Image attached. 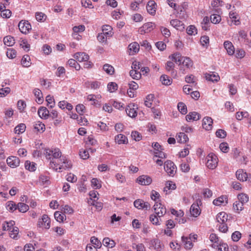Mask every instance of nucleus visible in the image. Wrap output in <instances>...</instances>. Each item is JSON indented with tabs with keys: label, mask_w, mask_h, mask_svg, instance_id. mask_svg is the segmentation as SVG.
Wrapping results in <instances>:
<instances>
[{
	"label": "nucleus",
	"mask_w": 251,
	"mask_h": 251,
	"mask_svg": "<svg viewBox=\"0 0 251 251\" xmlns=\"http://www.w3.org/2000/svg\"><path fill=\"white\" fill-rule=\"evenodd\" d=\"M171 212L173 215H176L178 218L182 217L184 215V212L181 210H179V211H176L174 209H172L171 210Z\"/></svg>",
	"instance_id": "69168bd1"
},
{
	"label": "nucleus",
	"mask_w": 251,
	"mask_h": 251,
	"mask_svg": "<svg viewBox=\"0 0 251 251\" xmlns=\"http://www.w3.org/2000/svg\"><path fill=\"white\" fill-rule=\"evenodd\" d=\"M182 241L184 244L185 248L187 249H191L193 247L192 241L191 240V236L182 237Z\"/></svg>",
	"instance_id": "b1692460"
},
{
	"label": "nucleus",
	"mask_w": 251,
	"mask_h": 251,
	"mask_svg": "<svg viewBox=\"0 0 251 251\" xmlns=\"http://www.w3.org/2000/svg\"><path fill=\"white\" fill-rule=\"evenodd\" d=\"M190 212L191 215L195 217H198L201 213L199 206L198 203H193L190 207Z\"/></svg>",
	"instance_id": "a211bd4d"
},
{
	"label": "nucleus",
	"mask_w": 251,
	"mask_h": 251,
	"mask_svg": "<svg viewBox=\"0 0 251 251\" xmlns=\"http://www.w3.org/2000/svg\"><path fill=\"white\" fill-rule=\"evenodd\" d=\"M6 162L9 166L15 168L19 166L20 161L18 157L11 156L7 158Z\"/></svg>",
	"instance_id": "1a4fd4ad"
},
{
	"label": "nucleus",
	"mask_w": 251,
	"mask_h": 251,
	"mask_svg": "<svg viewBox=\"0 0 251 251\" xmlns=\"http://www.w3.org/2000/svg\"><path fill=\"white\" fill-rule=\"evenodd\" d=\"M46 101L48 103V106L52 108L54 107L55 102L53 96L48 95L46 97Z\"/></svg>",
	"instance_id": "37998d69"
},
{
	"label": "nucleus",
	"mask_w": 251,
	"mask_h": 251,
	"mask_svg": "<svg viewBox=\"0 0 251 251\" xmlns=\"http://www.w3.org/2000/svg\"><path fill=\"white\" fill-rule=\"evenodd\" d=\"M225 201H226V202L227 203L226 197L225 196H221L218 199H215L213 201V203L215 205L219 206L224 203Z\"/></svg>",
	"instance_id": "ea45409f"
},
{
	"label": "nucleus",
	"mask_w": 251,
	"mask_h": 251,
	"mask_svg": "<svg viewBox=\"0 0 251 251\" xmlns=\"http://www.w3.org/2000/svg\"><path fill=\"white\" fill-rule=\"evenodd\" d=\"M177 141L181 143H184L188 141L189 138L186 134L183 132H180L177 138Z\"/></svg>",
	"instance_id": "4c0bfd02"
},
{
	"label": "nucleus",
	"mask_w": 251,
	"mask_h": 251,
	"mask_svg": "<svg viewBox=\"0 0 251 251\" xmlns=\"http://www.w3.org/2000/svg\"><path fill=\"white\" fill-rule=\"evenodd\" d=\"M160 80L164 85H169L171 84V80L167 75H162L160 78Z\"/></svg>",
	"instance_id": "a18cd8bd"
},
{
	"label": "nucleus",
	"mask_w": 251,
	"mask_h": 251,
	"mask_svg": "<svg viewBox=\"0 0 251 251\" xmlns=\"http://www.w3.org/2000/svg\"><path fill=\"white\" fill-rule=\"evenodd\" d=\"M21 64L24 67H28L30 66V58L28 55H25L23 56Z\"/></svg>",
	"instance_id": "cd10ccee"
},
{
	"label": "nucleus",
	"mask_w": 251,
	"mask_h": 251,
	"mask_svg": "<svg viewBox=\"0 0 251 251\" xmlns=\"http://www.w3.org/2000/svg\"><path fill=\"white\" fill-rule=\"evenodd\" d=\"M25 166L26 170L30 172L35 171L36 169V164L33 162L26 161L25 163Z\"/></svg>",
	"instance_id": "c85d7f7f"
},
{
	"label": "nucleus",
	"mask_w": 251,
	"mask_h": 251,
	"mask_svg": "<svg viewBox=\"0 0 251 251\" xmlns=\"http://www.w3.org/2000/svg\"><path fill=\"white\" fill-rule=\"evenodd\" d=\"M210 20L211 23L216 24L219 23L221 21V18L219 15L213 14L210 16Z\"/></svg>",
	"instance_id": "6e6d98bb"
},
{
	"label": "nucleus",
	"mask_w": 251,
	"mask_h": 251,
	"mask_svg": "<svg viewBox=\"0 0 251 251\" xmlns=\"http://www.w3.org/2000/svg\"><path fill=\"white\" fill-rule=\"evenodd\" d=\"M137 108V105H135L133 103H130L127 106L126 111L128 116L131 118H135L137 115V112L136 110Z\"/></svg>",
	"instance_id": "0eeeda50"
},
{
	"label": "nucleus",
	"mask_w": 251,
	"mask_h": 251,
	"mask_svg": "<svg viewBox=\"0 0 251 251\" xmlns=\"http://www.w3.org/2000/svg\"><path fill=\"white\" fill-rule=\"evenodd\" d=\"M241 234L239 231H236L232 234L231 238L234 242H237L241 238Z\"/></svg>",
	"instance_id": "e2e57ef3"
},
{
	"label": "nucleus",
	"mask_w": 251,
	"mask_h": 251,
	"mask_svg": "<svg viewBox=\"0 0 251 251\" xmlns=\"http://www.w3.org/2000/svg\"><path fill=\"white\" fill-rule=\"evenodd\" d=\"M3 43L7 46H12L15 44V40L13 37L7 36L3 38Z\"/></svg>",
	"instance_id": "7c9ffc66"
},
{
	"label": "nucleus",
	"mask_w": 251,
	"mask_h": 251,
	"mask_svg": "<svg viewBox=\"0 0 251 251\" xmlns=\"http://www.w3.org/2000/svg\"><path fill=\"white\" fill-rule=\"evenodd\" d=\"M18 27L21 32L24 34L27 33L31 29V26L27 21H20Z\"/></svg>",
	"instance_id": "423d86ee"
},
{
	"label": "nucleus",
	"mask_w": 251,
	"mask_h": 251,
	"mask_svg": "<svg viewBox=\"0 0 251 251\" xmlns=\"http://www.w3.org/2000/svg\"><path fill=\"white\" fill-rule=\"evenodd\" d=\"M107 37L103 33H99L97 36L98 41L101 43L106 44Z\"/></svg>",
	"instance_id": "bf43d9fd"
},
{
	"label": "nucleus",
	"mask_w": 251,
	"mask_h": 251,
	"mask_svg": "<svg viewBox=\"0 0 251 251\" xmlns=\"http://www.w3.org/2000/svg\"><path fill=\"white\" fill-rule=\"evenodd\" d=\"M74 57L79 62H86L89 59V56L85 52H76Z\"/></svg>",
	"instance_id": "9b49d317"
},
{
	"label": "nucleus",
	"mask_w": 251,
	"mask_h": 251,
	"mask_svg": "<svg viewBox=\"0 0 251 251\" xmlns=\"http://www.w3.org/2000/svg\"><path fill=\"white\" fill-rule=\"evenodd\" d=\"M249 114L247 111L238 112L236 114V118L238 120H241L243 118H248Z\"/></svg>",
	"instance_id": "de8ad7c7"
},
{
	"label": "nucleus",
	"mask_w": 251,
	"mask_h": 251,
	"mask_svg": "<svg viewBox=\"0 0 251 251\" xmlns=\"http://www.w3.org/2000/svg\"><path fill=\"white\" fill-rule=\"evenodd\" d=\"M171 25L174 27L178 29V28L183 25L182 22L178 20H172L170 22Z\"/></svg>",
	"instance_id": "13d9d810"
},
{
	"label": "nucleus",
	"mask_w": 251,
	"mask_h": 251,
	"mask_svg": "<svg viewBox=\"0 0 251 251\" xmlns=\"http://www.w3.org/2000/svg\"><path fill=\"white\" fill-rule=\"evenodd\" d=\"M238 201L244 204L248 201L249 197L247 195L240 194L238 195Z\"/></svg>",
	"instance_id": "864d4df0"
},
{
	"label": "nucleus",
	"mask_w": 251,
	"mask_h": 251,
	"mask_svg": "<svg viewBox=\"0 0 251 251\" xmlns=\"http://www.w3.org/2000/svg\"><path fill=\"white\" fill-rule=\"evenodd\" d=\"M223 1L220 0H213L211 1V6L215 9L216 7H218L220 6H222L223 5Z\"/></svg>",
	"instance_id": "338daca9"
},
{
	"label": "nucleus",
	"mask_w": 251,
	"mask_h": 251,
	"mask_svg": "<svg viewBox=\"0 0 251 251\" xmlns=\"http://www.w3.org/2000/svg\"><path fill=\"white\" fill-rule=\"evenodd\" d=\"M161 217H158L156 215L153 214H151L150 216V221L154 225L159 226L161 224V220L160 219Z\"/></svg>",
	"instance_id": "5701e85b"
},
{
	"label": "nucleus",
	"mask_w": 251,
	"mask_h": 251,
	"mask_svg": "<svg viewBox=\"0 0 251 251\" xmlns=\"http://www.w3.org/2000/svg\"><path fill=\"white\" fill-rule=\"evenodd\" d=\"M118 89V85L113 82H110L107 85V89L111 92H114Z\"/></svg>",
	"instance_id": "603ef678"
},
{
	"label": "nucleus",
	"mask_w": 251,
	"mask_h": 251,
	"mask_svg": "<svg viewBox=\"0 0 251 251\" xmlns=\"http://www.w3.org/2000/svg\"><path fill=\"white\" fill-rule=\"evenodd\" d=\"M169 190H175L176 188V184L171 181H167L166 183V187L164 188V191H167L166 189Z\"/></svg>",
	"instance_id": "052dcab7"
},
{
	"label": "nucleus",
	"mask_w": 251,
	"mask_h": 251,
	"mask_svg": "<svg viewBox=\"0 0 251 251\" xmlns=\"http://www.w3.org/2000/svg\"><path fill=\"white\" fill-rule=\"evenodd\" d=\"M6 207L8 211L13 212L17 209V205L12 201H9L6 204Z\"/></svg>",
	"instance_id": "a19ab883"
},
{
	"label": "nucleus",
	"mask_w": 251,
	"mask_h": 251,
	"mask_svg": "<svg viewBox=\"0 0 251 251\" xmlns=\"http://www.w3.org/2000/svg\"><path fill=\"white\" fill-rule=\"evenodd\" d=\"M33 93L35 96L38 99L37 102L39 103H41L43 100L41 91L39 89L36 88L34 89Z\"/></svg>",
	"instance_id": "58836bf2"
},
{
	"label": "nucleus",
	"mask_w": 251,
	"mask_h": 251,
	"mask_svg": "<svg viewBox=\"0 0 251 251\" xmlns=\"http://www.w3.org/2000/svg\"><path fill=\"white\" fill-rule=\"evenodd\" d=\"M17 209L20 212L24 213L28 210L29 207L25 203L19 202L17 204Z\"/></svg>",
	"instance_id": "c03bdc74"
},
{
	"label": "nucleus",
	"mask_w": 251,
	"mask_h": 251,
	"mask_svg": "<svg viewBox=\"0 0 251 251\" xmlns=\"http://www.w3.org/2000/svg\"><path fill=\"white\" fill-rule=\"evenodd\" d=\"M78 123L80 125H87L88 124V121L86 118H85L84 116H83L82 115H80V117L78 118L77 120Z\"/></svg>",
	"instance_id": "774afa93"
},
{
	"label": "nucleus",
	"mask_w": 251,
	"mask_h": 251,
	"mask_svg": "<svg viewBox=\"0 0 251 251\" xmlns=\"http://www.w3.org/2000/svg\"><path fill=\"white\" fill-rule=\"evenodd\" d=\"M156 3L153 0H150L147 5L146 8L149 13L154 15L156 13Z\"/></svg>",
	"instance_id": "ddd939ff"
},
{
	"label": "nucleus",
	"mask_w": 251,
	"mask_h": 251,
	"mask_svg": "<svg viewBox=\"0 0 251 251\" xmlns=\"http://www.w3.org/2000/svg\"><path fill=\"white\" fill-rule=\"evenodd\" d=\"M228 216L225 212H222L218 213L216 216L217 222L219 224H225L227 221Z\"/></svg>",
	"instance_id": "dca6fc26"
},
{
	"label": "nucleus",
	"mask_w": 251,
	"mask_h": 251,
	"mask_svg": "<svg viewBox=\"0 0 251 251\" xmlns=\"http://www.w3.org/2000/svg\"><path fill=\"white\" fill-rule=\"evenodd\" d=\"M206 79L212 82H217L220 79V76L217 73L211 72L210 74H206L205 75Z\"/></svg>",
	"instance_id": "393cba45"
},
{
	"label": "nucleus",
	"mask_w": 251,
	"mask_h": 251,
	"mask_svg": "<svg viewBox=\"0 0 251 251\" xmlns=\"http://www.w3.org/2000/svg\"><path fill=\"white\" fill-rule=\"evenodd\" d=\"M10 92V89L9 87L2 88L0 89V97H3Z\"/></svg>",
	"instance_id": "0e129e2a"
},
{
	"label": "nucleus",
	"mask_w": 251,
	"mask_h": 251,
	"mask_svg": "<svg viewBox=\"0 0 251 251\" xmlns=\"http://www.w3.org/2000/svg\"><path fill=\"white\" fill-rule=\"evenodd\" d=\"M177 108L179 112L182 114H186L187 112L186 105L182 102H180L178 103Z\"/></svg>",
	"instance_id": "09e8293b"
},
{
	"label": "nucleus",
	"mask_w": 251,
	"mask_h": 251,
	"mask_svg": "<svg viewBox=\"0 0 251 251\" xmlns=\"http://www.w3.org/2000/svg\"><path fill=\"white\" fill-rule=\"evenodd\" d=\"M136 181L142 185H149L152 182V178L150 176L142 175L137 178Z\"/></svg>",
	"instance_id": "6e6552de"
},
{
	"label": "nucleus",
	"mask_w": 251,
	"mask_h": 251,
	"mask_svg": "<svg viewBox=\"0 0 251 251\" xmlns=\"http://www.w3.org/2000/svg\"><path fill=\"white\" fill-rule=\"evenodd\" d=\"M175 64L172 61H169L166 63V70L168 72H171L172 76L173 77H175L177 75V72L174 69Z\"/></svg>",
	"instance_id": "4468645a"
},
{
	"label": "nucleus",
	"mask_w": 251,
	"mask_h": 251,
	"mask_svg": "<svg viewBox=\"0 0 251 251\" xmlns=\"http://www.w3.org/2000/svg\"><path fill=\"white\" fill-rule=\"evenodd\" d=\"M181 64L183 66L186 67L187 69H190L193 66V62L189 57H183L181 61Z\"/></svg>",
	"instance_id": "473e14b6"
},
{
	"label": "nucleus",
	"mask_w": 251,
	"mask_h": 251,
	"mask_svg": "<svg viewBox=\"0 0 251 251\" xmlns=\"http://www.w3.org/2000/svg\"><path fill=\"white\" fill-rule=\"evenodd\" d=\"M154 211V215H156L158 217L163 216L166 213V208L162 203L158 201L155 202L153 206Z\"/></svg>",
	"instance_id": "20e7f679"
},
{
	"label": "nucleus",
	"mask_w": 251,
	"mask_h": 251,
	"mask_svg": "<svg viewBox=\"0 0 251 251\" xmlns=\"http://www.w3.org/2000/svg\"><path fill=\"white\" fill-rule=\"evenodd\" d=\"M151 245L154 249L159 251L162 248V244L160 241L158 239H154L151 241Z\"/></svg>",
	"instance_id": "79ce46f5"
},
{
	"label": "nucleus",
	"mask_w": 251,
	"mask_h": 251,
	"mask_svg": "<svg viewBox=\"0 0 251 251\" xmlns=\"http://www.w3.org/2000/svg\"><path fill=\"white\" fill-rule=\"evenodd\" d=\"M0 15L3 18H9L11 15V12L10 10L5 8L2 10Z\"/></svg>",
	"instance_id": "680f3d73"
},
{
	"label": "nucleus",
	"mask_w": 251,
	"mask_h": 251,
	"mask_svg": "<svg viewBox=\"0 0 251 251\" xmlns=\"http://www.w3.org/2000/svg\"><path fill=\"white\" fill-rule=\"evenodd\" d=\"M103 70L108 75H112L114 73V67L110 64H105L103 66Z\"/></svg>",
	"instance_id": "e433bc0d"
},
{
	"label": "nucleus",
	"mask_w": 251,
	"mask_h": 251,
	"mask_svg": "<svg viewBox=\"0 0 251 251\" xmlns=\"http://www.w3.org/2000/svg\"><path fill=\"white\" fill-rule=\"evenodd\" d=\"M10 232L9 233L10 237L12 238L16 239L17 236L19 233V229L17 227L15 226V227L13 228V230H10Z\"/></svg>",
	"instance_id": "4d7b16f0"
},
{
	"label": "nucleus",
	"mask_w": 251,
	"mask_h": 251,
	"mask_svg": "<svg viewBox=\"0 0 251 251\" xmlns=\"http://www.w3.org/2000/svg\"><path fill=\"white\" fill-rule=\"evenodd\" d=\"M26 126L24 124H20L15 127L14 131L16 134H20L25 131Z\"/></svg>",
	"instance_id": "72a5a7b5"
},
{
	"label": "nucleus",
	"mask_w": 251,
	"mask_h": 251,
	"mask_svg": "<svg viewBox=\"0 0 251 251\" xmlns=\"http://www.w3.org/2000/svg\"><path fill=\"white\" fill-rule=\"evenodd\" d=\"M50 167L56 172H62L64 170L70 169L72 164L66 156L62 155L57 160H51L50 163Z\"/></svg>",
	"instance_id": "f257e3e1"
},
{
	"label": "nucleus",
	"mask_w": 251,
	"mask_h": 251,
	"mask_svg": "<svg viewBox=\"0 0 251 251\" xmlns=\"http://www.w3.org/2000/svg\"><path fill=\"white\" fill-rule=\"evenodd\" d=\"M54 216L55 219L58 222H63L66 219V215L59 211L54 212Z\"/></svg>",
	"instance_id": "c756f323"
},
{
	"label": "nucleus",
	"mask_w": 251,
	"mask_h": 251,
	"mask_svg": "<svg viewBox=\"0 0 251 251\" xmlns=\"http://www.w3.org/2000/svg\"><path fill=\"white\" fill-rule=\"evenodd\" d=\"M155 24L152 23H147L143 25L140 28L141 32L144 31L145 33L151 31L153 29Z\"/></svg>",
	"instance_id": "412c9836"
},
{
	"label": "nucleus",
	"mask_w": 251,
	"mask_h": 251,
	"mask_svg": "<svg viewBox=\"0 0 251 251\" xmlns=\"http://www.w3.org/2000/svg\"><path fill=\"white\" fill-rule=\"evenodd\" d=\"M16 51L13 49H8L6 52V55L9 58L13 59L16 57Z\"/></svg>",
	"instance_id": "5fc2aeb1"
},
{
	"label": "nucleus",
	"mask_w": 251,
	"mask_h": 251,
	"mask_svg": "<svg viewBox=\"0 0 251 251\" xmlns=\"http://www.w3.org/2000/svg\"><path fill=\"white\" fill-rule=\"evenodd\" d=\"M183 58V57L178 52L175 53L172 55V59L176 63H178L179 65L181 64V61Z\"/></svg>",
	"instance_id": "f704fd0d"
},
{
	"label": "nucleus",
	"mask_w": 251,
	"mask_h": 251,
	"mask_svg": "<svg viewBox=\"0 0 251 251\" xmlns=\"http://www.w3.org/2000/svg\"><path fill=\"white\" fill-rule=\"evenodd\" d=\"M39 116L42 119H47L50 116V112L45 107H40L38 110Z\"/></svg>",
	"instance_id": "f8f14e48"
},
{
	"label": "nucleus",
	"mask_w": 251,
	"mask_h": 251,
	"mask_svg": "<svg viewBox=\"0 0 251 251\" xmlns=\"http://www.w3.org/2000/svg\"><path fill=\"white\" fill-rule=\"evenodd\" d=\"M34 129L39 132H44L45 130V126L40 121L36 122L34 125Z\"/></svg>",
	"instance_id": "c9c22d12"
},
{
	"label": "nucleus",
	"mask_w": 251,
	"mask_h": 251,
	"mask_svg": "<svg viewBox=\"0 0 251 251\" xmlns=\"http://www.w3.org/2000/svg\"><path fill=\"white\" fill-rule=\"evenodd\" d=\"M102 244L104 246L109 248H112L115 246V243L114 240H110L109 238H104L102 240Z\"/></svg>",
	"instance_id": "2f4dec72"
},
{
	"label": "nucleus",
	"mask_w": 251,
	"mask_h": 251,
	"mask_svg": "<svg viewBox=\"0 0 251 251\" xmlns=\"http://www.w3.org/2000/svg\"><path fill=\"white\" fill-rule=\"evenodd\" d=\"M130 75L135 79H139L141 77V73L136 70H132L129 72Z\"/></svg>",
	"instance_id": "8fccbe9b"
},
{
	"label": "nucleus",
	"mask_w": 251,
	"mask_h": 251,
	"mask_svg": "<svg viewBox=\"0 0 251 251\" xmlns=\"http://www.w3.org/2000/svg\"><path fill=\"white\" fill-rule=\"evenodd\" d=\"M224 46L228 55H231L234 54L235 52L234 47L231 42L226 41L224 42Z\"/></svg>",
	"instance_id": "f3484780"
},
{
	"label": "nucleus",
	"mask_w": 251,
	"mask_h": 251,
	"mask_svg": "<svg viewBox=\"0 0 251 251\" xmlns=\"http://www.w3.org/2000/svg\"><path fill=\"white\" fill-rule=\"evenodd\" d=\"M128 48L129 50V53L133 54L139 51V45L137 43L133 42L129 45Z\"/></svg>",
	"instance_id": "4be33fe9"
},
{
	"label": "nucleus",
	"mask_w": 251,
	"mask_h": 251,
	"mask_svg": "<svg viewBox=\"0 0 251 251\" xmlns=\"http://www.w3.org/2000/svg\"><path fill=\"white\" fill-rule=\"evenodd\" d=\"M201 115L199 113L196 112H190L186 116V120L188 122L191 121H197L200 119Z\"/></svg>",
	"instance_id": "6ab92c4d"
},
{
	"label": "nucleus",
	"mask_w": 251,
	"mask_h": 251,
	"mask_svg": "<svg viewBox=\"0 0 251 251\" xmlns=\"http://www.w3.org/2000/svg\"><path fill=\"white\" fill-rule=\"evenodd\" d=\"M206 166L210 169H214L218 165V159L217 156L213 153H210L206 157Z\"/></svg>",
	"instance_id": "7ed1b4c3"
},
{
	"label": "nucleus",
	"mask_w": 251,
	"mask_h": 251,
	"mask_svg": "<svg viewBox=\"0 0 251 251\" xmlns=\"http://www.w3.org/2000/svg\"><path fill=\"white\" fill-rule=\"evenodd\" d=\"M102 32L106 36L111 37L113 35V32L112 31V28L111 26L108 25H104L102 26Z\"/></svg>",
	"instance_id": "a878e982"
},
{
	"label": "nucleus",
	"mask_w": 251,
	"mask_h": 251,
	"mask_svg": "<svg viewBox=\"0 0 251 251\" xmlns=\"http://www.w3.org/2000/svg\"><path fill=\"white\" fill-rule=\"evenodd\" d=\"M42 226L46 229L50 228V220L47 215L44 214L42 216V221L39 222Z\"/></svg>",
	"instance_id": "aec40b11"
},
{
	"label": "nucleus",
	"mask_w": 251,
	"mask_h": 251,
	"mask_svg": "<svg viewBox=\"0 0 251 251\" xmlns=\"http://www.w3.org/2000/svg\"><path fill=\"white\" fill-rule=\"evenodd\" d=\"M164 170L169 176H173L176 172V167L174 162L167 160L164 163Z\"/></svg>",
	"instance_id": "39448f33"
},
{
	"label": "nucleus",
	"mask_w": 251,
	"mask_h": 251,
	"mask_svg": "<svg viewBox=\"0 0 251 251\" xmlns=\"http://www.w3.org/2000/svg\"><path fill=\"white\" fill-rule=\"evenodd\" d=\"M213 120L211 117H206L203 119L202 127L206 130H210L212 128Z\"/></svg>",
	"instance_id": "9d476101"
},
{
	"label": "nucleus",
	"mask_w": 251,
	"mask_h": 251,
	"mask_svg": "<svg viewBox=\"0 0 251 251\" xmlns=\"http://www.w3.org/2000/svg\"><path fill=\"white\" fill-rule=\"evenodd\" d=\"M45 154L47 159H50L52 157L51 160H56L62 156L61 152L58 148L46 150Z\"/></svg>",
	"instance_id": "f03ea898"
},
{
	"label": "nucleus",
	"mask_w": 251,
	"mask_h": 251,
	"mask_svg": "<svg viewBox=\"0 0 251 251\" xmlns=\"http://www.w3.org/2000/svg\"><path fill=\"white\" fill-rule=\"evenodd\" d=\"M115 141L119 144H126L127 143V139L125 135L120 134L115 137Z\"/></svg>",
	"instance_id": "bb28decb"
},
{
	"label": "nucleus",
	"mask_w": 251,
	"mask_h": 251,
	"mask_svg": "<svg viewBox=\"0 0 251 251\" xmlns=\"http://www.w3.org/2000/svg\"><path fill=\"white\" fill-rule=\"evenodd\" d=\"M68 64L71 67L75 68L76 70H79L80 69V65L77 63L75 59H70L68 61Z\"/></svg>",
	"instance_id": "49530a36"
},
{
	"label": "nucleus",
	"mask_w": 251,
	"mask_h": 251,
	"mask_svg": "<svg viewBox=\"0 0 251 251\" xmlns=\"http://www.w3.org/2000/svg\"><path fill=\"white\" fill-rule=\"evenodd\" d=\"M244 204L239 201H236L233 205V209L236 211H239L243 210Z\"/></svg>",
	"instance_id": "3c124183"
},
{
	"label": "nucleus",
	"mask_w": 251,
	"mask_h": 251,
	"mask_svg": "<svg viewBox=\"0 0 251 251\" xmlns=\"http://www.w3.org/2000/svg\"><path fill=\"white\" fill-rule=\"evenodd\" d=\"M236 178L241 181H246L248 177L247 173L242 169H239L236 171Z\"/></svg>",
	"instance_id": "2eb2a0df"
}]
</instances>
